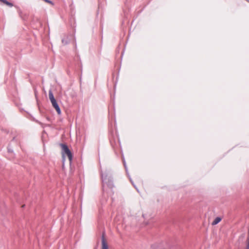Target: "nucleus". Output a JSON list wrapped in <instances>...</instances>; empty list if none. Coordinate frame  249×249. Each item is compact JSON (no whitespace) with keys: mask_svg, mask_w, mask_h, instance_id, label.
Listing matches in <instances>:
<instances>
[{"mask_svg":"<svg viewBox=\"0 0 249 249\" xmlns=\"http://www.w3.org/2000/svg\"><path fill=\"white\" fill-rule=\"evenodd\" d=\"M102 178L103 182L105 181L106 178H104L103 176L102 175Z\"/></svg>","mask_w":249,"mask_h":249,"instance_id":"8","label":"nucleus"},{"mask_svg":"<svg viewBox=\"0 0 249 249\" xmlns=\"http://www.w3.org/2000/svg\"><path fill=\"white\" fill-rule=\"evenodd\" d=\"M51 102L52 104L53 107L55 108V109L56 110L57 113L58 114H61V110H60V108L56 100L52 101H51Z\"/></svg>","mask_w":249,"mask_h":249,"instance_id":"3","label":"nucleus"},{"mask_svg":"<svg viewBox=\"0 0 249 249\" xmlns=\"http://www.w3.org/2000/svg\"><path fill=\"white\" fill-rule=\"evenodd\" d=\"M0 1L2 2L3 3L5 4L6 5L12 7L13 6V4L7 1L6 0H0Z\"/></svg>","mask_w":249,"mask_h":249,"instance_id":"7","label":"nucleus"},{"mask_svg":"<svg viewBox=\"0 0 249 249\" xmlns=\"http://www.w3.org/2000/svg\"><path fill=\"white\" fill-rule=\"evenodd\" d=\"M108 249V247L106 243L105 239L103 236L102 239V249Z\"/></svg>","mask_w":249,"mask_h":249,"instance_id":"4","label":"nucleus"},{"mask_svg":"<svg viewBox=\"0 0 249 249\" xmlns=\"http://www.w3.org/2000/svg\"><path fill=\"white\" fill-rule=\"evenodd\" d=\"M51 102L52 104L53 107L55 108V109L56 110L57 113L58 114H61V110H60V108L56 100L52 101H51Z\"/></svg>","mask_w":249,"mask_h":249,"instance_id":"2","label":"nucleus"},{"mask_svg":"<svg viewBox=\"0 0 249 249\" xmlns=\"http://www.w3.org/2000/svg\"><path fill=\"white\" fill-rule=\"evenodd\" d=\"M49 99H50V101L55 100L53 96V93L52 90H49Z\"/></svg>","mask_w":249,"mask_h":249,"instance_id":"6","label":"nucleus"},{"mask_svg":"<svg viewBox=\"0 0 249 249\" xmlns=\"http://www.w3.org/2000/svg\"><path fill=\"white\" fill-rule=\"evenodd\" d=\"M60 145L62 149L63 157H64V154L67 155V156H68L69 160L71 162V161L72 159V156L71 152L69 149L68 146L66 144H61Z\"/></svg>","mask_w":249,"mask_h":249,"instance_id":"1","label":"nucleus"},{"mask_svg":"<svg viewBox=\"0 0 249 249\" xmlns=\"http://www.w3.org/2000/svg\"><path fill=\"white\" fill-rule=\"evenodd\" d=\"M221 220V218L219 217H217L212 222L213 225H215L218 224Z\"/></svg>","mask_w":249,"mask_h":249,"instance_id":"5","label":"nucleus"}]
</instances>
